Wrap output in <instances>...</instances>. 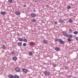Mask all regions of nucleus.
I'll use <instances>...</instances> for the list:
<instances>
[{
    "mask_svg": "<svg viewBox=\"0 0 78 78\" xmlns=\"http://www.w3.org/2000/svg\"><path fill=\"white\" fill-rule=\"evenodd\" d=\"M17 44L19 46H22V42H18L17 43Z\"/></svg>",
    "mask_w": 78,
    "mask_h": 78,
    "instance_id": "nucleus-16",
    "label": "nucleus"
},
{
    "mask_svg": "<svg viewBox=\"0 0 78 78\" xmlns=\"http://www.w3.org/2000/svg\"><path fill=\"white\" fill-rule=\"evenodd\" d=\"M65 68L66 70H68V67H65Z\"/></svg>",
    "mask_w": 78,
    "mask_h": 78,
    "instance_id": "nucleus-34",
    "label": "nucleus"
},
{
    "mask_svg": "<svg viewBox=\"0 0 78 78\" xmlns=\"http://www.w3.org/2000/svg\"><path fill=\"white\" fill-rule=\"evenodd\" d=\"M23 47H26L27 46V44L25 43H24L23 44Z\"/></svg>",
    "mask_w": 78,
    "mask_h": 78,
    "instance_id": "nucleus-27",
    "label": "nucleus"
},
{
    "mask_svg": "<svg viewBox=\"0 0 78 78\" xmlns=\"http://www.w3.org/2000/svg\"><path fill=\"white\" fill-rule=\"evenodd\" d=\"M62 34H63V35H64V36H66V37H67V35H68L67 34L65 31L63 32Z\"/></svg>",
    "mask_w": 78,
    "mask_h": 78,
    "instance_id": "nucleus-4",
    "label": "nucleus"
},
{
    "mask_svg": "<svg viewBox=\"0 0 78 78\" xmlns=\"http://www.w3.org/2000/svg\"><path fill=\"white\" fill-rule=\"evenodd\" d=\"M76 39L77 41H78V37H76Z\"/></svg>",
    "mask_w": 78,
    "mask_h": 78,
    "instance_id": "nucleus-38",
    "label": "nucleus"
},
{
    "mask_svg": "<svg viewBox=\"0 0 78 78\" xmlns=\"http://www.w3.org/2000/svg\"><path fill=\"white\" fill-rule=\"evenodd\" d=\"M43 43L44 44H47L48 43V41H47V40H45L43 41Z\"/></svg>",
    "mask_w": 78,
    "mask_h": 78,
    "instance_id": "nucleus-7",
    "label": "nucleus"
},
{
    "mask_svg": "<svg viewBox=\"0 0 78 78\" xmlns=\"http://www.w3.org/2000/svg\"><path fill=\"white\" fill-rule=\"evenodd\" d=\"M8 77L9 78H14V76L12 74H9L8 76Z\"/></svg>",
    "mask_w": 78,
    "mask_h": 78,
    "instance_id": "nucleus-3",
    "label": "nucleus"
},
{
    "mask_svg": "<svg viewBox=\"0 0 78 78\" xmlns=\"http://www.w3.org/2000/svg\"><path fill=\"white\" fill-rule=\"evenodd\" d=\"M54 23L55 25H57V24H58V22H57L56 21H55V22Z\"/></svg>",
    "mask_w": 78,
    "mask_h": 78,
    "instance_id": "nucleus-33",
    "label": "nucleus"
},
{
    "mask_svg": "<svg viewBox=\"0 0 78 78\" xmlns=\"http://www.w3.org/2000/svg\"><path fill=\"white\" fill-rule=\"evenodd\" d=\"M23 6L24 7H26L27 6V5H23Z\"/></svg>",
    "mask_w": 78,
    "mask_h": 78,
    "instance_id": "nucleus-40",
    "label": "nucleus"
},
{
    "mask_svg": "<svg viewBox=\"0 0 78 78\" xmlns=\"http://www.w3.org/2000/svg\"><path fill=\"white\" fill-rule=\"evenodd\" d=\"M28 53L29 54V55L30 56L33 55V52H29Z\"/></svg>",
    "mask_w": 78,
    "mask_h": 78,
    "instance_id": "nucleus-19",
    "label": "nucleus"
},
{
    "mask_svg": "<svg viewBox=\"0 0 78 78\" xmlns=\"http://www.w3.org/2000/svg\"><path fill=\"white\" fill-rule=\"evenodd\" d=\"M36 11V10H34V12H35Z\"/></svg>",
    "mask_w": 78,
    "mask_h": 78,
    "instance_id": "nucleus-41",
    "label": "nucleus"
},
{
    "mask_svg": "<svg viewBox=\"0 0 78 78\" xmlns=\"http://www.w3.org/2000/svg\"><path fill=\"white\" fill-rule=\"evenodd\" d=\"M44 74L46 76H49V75H50V73L47 71H46L45 72Z\"/></svg>",
    "mask_w": 78,
    "mask_h": 78,
    "instance_id": "nucleus-2",
    "label": "nucleus"
},
{
    "mask_svg": "<svg viewBox=\"0 0 78 78\" xmlns=\"http://www.w3.org/2000/svg\"><path fill=\"white\" fill-rule=\"evenodd\" d=\"M27 41L26 39H24V42H27Z\"/></svg>",
    "mask_w": 78,
    "mask_h": 78,
    "instance_id": "nucleus-30",
    "label": "nucleus"
},
{
    "mask_svg": "<svg viewBox=\"0 0 78 78\" xmlns=\"http://www.w3.org/2000/svg\"><path fill=\"white\" fill-rule=\"evenodd\" d=\"M67 9H70L71 8V6L70 5H68L67 6Z\"/></svg>",
    "mask_w": 78,
    "mask_h": 78,
    "instance_id": "nucleus-22",
    "label": "nucleus"
},
{
    "mask_svg": "<svg viewBox=\"0 0 78 78\" xmlns=\"http://www.w3.org/2000/svg\"><path fill=\"white\" fill-rule=\"evenodd\" d=\"M15 70H16V72H20V68H19L16 67L15 69Z\"/></svg>",
    "mask_w": 78,
    "mask_h": 78,
    "instance_id": "nucleus-5",
    "label": "nucleus"
},
{
    "mask_svg": "<svg viewBox=\"0 0 78 78\" xmlns=\"http://www.w3.org/2000/svg\"><path fill=\"white\" fill-rule=\"evenodd\" d=\"M46 7H49V5H46Z\"/></svg>",
    "mask_w": 78,
    "mask_h": 78,
    "instance_id": "nucleus-37",
    "label": "nucleus"
},
{
    "mask_svg": "<svg viewBox=\"0 0 78 78\" xmlns=\"http://www.w3.org/2000/svg\"><path fill=\"white\" fill-rule=\"evenodd\" d=\"M68 22H69V23H72V20L70 19L69 20Z\"/></svg>",
    "mask_w": 78,
    "mask_h": 78,
    "instance_id": "nucleus-26",
    "label": "nucleus"
},
{
    "mask_svg": "<svg viewBox=\"0 0 78 78\" xmlns=\"http://www.w3.org/2000/svg\"><path fill=\"white\" fill-rule=\"evenodd\" d=\"M58 20H59L58 22H59V23H63V22H64V21L62 20V19Z\"/></svg>",
    "mask_w": 78,
    "mask_h": 78,
    "instance_id": "nucleus-10",
    "label": "nucleus"
},
{
    "mask_svg": "<svg viewBox=\"0 0 78 78\" xmlns=\"http://www.w3.org/2000/svg\"><path fill=\"white\" fill-rule=\"evenodd\" d=\"M2 49H4V50H5V49H6V46L4 44L2 45Z\"/></svg>",
    "mask_w": 78,
    "mask_h": 78,
    "instance_id": "nucleus-8",
    "label": "nucleus"
},
{
    "mask_svg": "<svg viewBox=\"0 0 78 78\" xmlns=\"http://www.w3.org/2000/svg\"><path fill=\"white\" fill-rule=\"evenodd\" d=\"M30 15L31 17H36V15L35 14L33 13H31L30 14Z\"/></svg>",
    "mask_w": 78,
    "mask_h": 78,
    "instance_id": "nucleus-1",
    "label": "nucleus"
},
{
    "mask_svg": "<svg viewBox=\"0 0 78 78\" xmlns=\"http://www.w3.org/2000/svg\"><path fill=\"white\" fill-rule=\"evenodd\" d=\"M18 41H23V39L21 38H18Z\"/></svg>",
    "mask_w": 78,
    "mask_h": 78,
    "instance_id": "nucleus-13",
    "label": "nucleus"
},
{
    "mask_svg": "<svg viewBox=\"0 0 78 78\" xmlns=\"http://www.w3.org/2000/svg\"><path fill=\"white\" fill-rule=\"evenodd\" d=\"M67 37H68V38H72V35L71 34H68L67 35Z\"/></svg>",
    "mask_w": 78,
    "mask_h": 78,
    "instance_id": "nucleus-9",
    "label": "nucleus"
},
{
    "mask_svg": "<svg viewBox=\"0 0 78 78\" xmlns=\"http://www.w3.org/2000/svg\"><path fill=\"white\" fill-rule=\"evenodd\" d=\"M71 77V76L69 75L68 76V78H70Z\"/></svg>",
    "mask_w": 78,
    "mask_h": 78,
    "instance_id": "nucleus-36",
    "label": "nucleus"
},
{
    "mask_svg": "<svg viewBox=\"0 0 78 78\" xmlns=\"http://www.w3.org/2000/svg\"><path fill=\"white\" fill-rule=\"evenodd\" d=\"M55 50L56 51H59V48H58L56 47L55 48Z\"/></svg>",
    "mask_w": 78,
    "mask_h": 78,
    "instance_id": "nucleus-14",
    "label": "nucleus"
},
{
    "mask_svg": "<svg viewBox=\"0 0 78 78\" xmlns=\"http://www.w3.org/2000/svg\"><path fill=\"white\" fill-rule=\"evenodd\" d=\"M62 41V39H58V42H60V43H61V41Z\"/></svg>",
    "mask_w": 78,
    "mask_h": 78,
    "instance_id": "nucleus-24",
    "label": "nucleus"
},
{
    "mask_svg": "<svg viewBox=\"0 0 78 78\" xmlns=\"http://www.w3.org/2000/svg\"><path fill=\"white\" fill-rule=\"evenodd\" d=\"M8 1L9 3H11L12 2V0H8Z\"/></svg>",
    "mask_w": 78,
    "mask_h": 78,
    "instance_id": "nucleus-29",
    "label": "nucleus"
},
{
    "mask_svg": "<svg viewBox=\"0 0 78 78\" xmlns=\"http://www.w3.org/2000/svg\"><path fill=\"white\" fill-rule=\"evenodd\" d=\"M19 76L17 75H15L14 76V78H19Z\"/></svg>",
    "mask_w": 78,
    "mask_h": 78,
    "instance_id": "nucleus-15",
    "label": "nucleus"
},
{
    "mask_svg": "<svg viewBox=\"0 0 78 78\" xmlns=\"http://www.w3.org/2000/svg\"><path fill=\"white\" fill-rule=\"evenodd\" d=\"M15 14H16V15H20V12L18 11H16L15 12Z\"/></svg>",
    "mask_w": 78,
    "mask_h": 78,
    "instance_id": "nucleus-11",
    "label": "nucleus"
},
{
    "mask_svg": "<svg viewBox=\"0 0 78 78\" xmlns=\"http://www.w3.org/2000/svg\"><path fill=\"white\" fill-rule=\"evenodd\" d=\"M55 41L56 42H58V39L57 38H56L55 39Z\"/></svg>",
    "mask_w": 78,
    "mask_h": 78,
    "instance_id": "nucleus-31",
    "label": "nucleus"
},
{
    "mask_svg": "<svg viewBox=\"0 0 78 78\" xmlns=\"http://www.w3.org/2000/svg\"><path fill=\"white\" fill-rule=\"evenodd\" d=\"M1 13L2 15H5V14H6V13H5V12L2 11Z\"/></svg>",
    "mask_w": 78,
    "mask_h": 78,
    "instance_id": "nucleus-12",
    "label": "nucleus"
},
{
    "mask_svg": "<svg viewBox=\"0 0 78 78\" xmlns=\"http://www.w3.org/2000/svg\"><path fill=\"white\" fill-rule=\"evenodd\" d=\"M56 67V65H53V67Z\"/></svg>",
    "mask_w": 78,
    "mask_h": 78,
    "instance_id": "nucleus-35",
    "label": "nucleus"
},
{
    "mask_svg": "<svg viewBox=\"0 0 78 78\" xmlns=\"http://www.w3.org/2000/svg\"><path fill=\"white\" fill-rule=\"evenodd\" d=\"M32 21L34 22L35 23H36V20L35 19L32 20Z\"/></svg>",
    "mask_w": 78,
    "mask_h": 78,
    "instance_id": "nucleus-25",
    "label": "nucleus"
},
{
    "mask_svg": "<svg viewBox=\"0 0 78 78\" xmlns=\"http://www.w3.org/2000/svg\"><path fill=\"white\" fill-rule=\"evenodd\" d=\"M64 41L62 40L60 43V44H64Z\"/></svg>",
    "mask_w": 78,
    "mask_h": 78,
    "instance_id": "nucleus-23",
    "label": "nucleus"
},
{
    "mask_svg": "<svg viewBox=\"0 0 78 78\" xmlns=\"http://www.w3.org/2000/svg\"><path fill=\"white\" fill-rule=\"evenodd\" d=\"M11 54V55H15L16 54V53L14 52V51H12V52H11V53H10Z\"/></svg>",
    "mask_w": 78,
    "mask_h": 78,
    "instance_id": "nucleus-17",
    "label": "nucleus"
},
{
    "mask_svg": "<svg viewBox=\"0 0 78 78\" xmlns=\"http://www.w3.org/2000/svg\"><path fill=\"white\" fill-rule=\"evenodd\" d=\"M30 47H34V46L33 44H30Z\"/></svg>",
    "mask_w": 78,
    "mask_h": 78,
    "instance_id": "nucleus-28",
    "label": "nucleus"
},
{
    "mask_svg": "<svg viewBox=\"0 0 78 78\" xmlns=\"http://www.w3.org/2000/svg\"><path fill=\"white\" fill-rule=\"evenodd\" d=\"M69 31L70 32H72V30L71 29H69Z\"/></svg>",
    "mask_w": 78,
    "mask_h": 78,
    "instance_id": "nucleus-32",
    "label": "nucleus"
},
{
    "mask_svg": "<svg viewBox=\"0 0 78 78\" xmlns=\"http://www.w3.org/2000/svg\"><path fill=\"white\" fill-rule=\"evenodd\" d=\"M13 59L14 61H16V60H17V58L16 57H13Z\"/></svg>",
    "mask_w": 78,
    "mask_h": 78,
    "instance_id": "nucleus-21",
    "label": "nucleus"
},
{
    "mask_svg": "<svg viewBox=\"0 0 78 78\" xmlns=\"http://www.w3.org/2000/svg\"><path fill=\"white\" fill-rule=\"evenodd\" d=\"M73 33L74 34H77L78 33V31H75L73 32Z\"/></svg>",
    "mask_w": 78,
    "mask_h": 78,
    "instance_id": "nucleus-18",
    "label": "nucleus"
},
{
    "mask_svg": "<svg viewBox=\"0 0 78 78\" xmlns=\"http://www.w3.org/2000/svg\"><path fill=\"white\" fill-rule=\"evenodd\" d=\"M23 72H24V73H27V72H28V70L26 69H23Z\"/></svg>",
    "mask_w": 78,
    "mask_h": 78,
    "instance_id": "nucleus-6",
    "label": "nucleus"
},
{
    "mask_svg": "<svg viewBox=\"0 0 78 78\" xmlns=\"http://www.w3.org/2000/svg\"><path fill=\"white\" fill-rule=\"evenodd\" d=\"M67 41L68 42H70L72 41V40L70 38H69L67 39Z\"/></svg>",
    "mask_w": 78,
    "mask_h": 78,
    "instance_id": "nucleus-20",
    "label": "nucleus"
},
{
    "mask_svg": "<svg viewBox=\"0 0 78 78\" xmlns=\"http://www.w3.org/2000/svg\"><path fill=\"white\" fill-rule=\"evenodd\" d=\"M17 36H19V35H20L19 33H18L17 34Z\"/></svg>",
    "mask_w": 78,
    "mask_h": 78,
    "instance_id": "nucleus-39",
    "label": "nucleus"
}]
</instances>
